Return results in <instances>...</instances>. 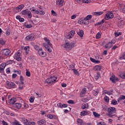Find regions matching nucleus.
<instances>
[{"instance_id": "f8f14e48", "label": "nucleus", "mask_w": 125, "mask_h": 125, "mask_svg": "<svg viewBox=\"0 0 125 125\" xmlns=\"http://www.w3.org/2000/svg\"><path fill=\"white\" fill-rule=\"evenodd\" d=\"M103 13H104L103 11L94 12L92 13V15H94V16H100V15H102Z\"/></svg>"}, {"instance_id": "1a4fd4ad", "label": "nucleus", "mask_w": 125, "mask_h": 125, "mask_svg": "<svg viewBox=\"0 0 125 125\" xmlns=\"http://www.w3.org/2000/svg\"><path fill=\"white\" fill-rule=\"evenodd\" d=\"M10 53V51L8 49H4L2 50V55L3 56H8Z\"/></svg>"}, {"instance_id": "bf43d9fd", "label": "nucleus", "mask_w": 125, "mask_h": 125, "mask_svg": "<svg viewBox=\"0 0 125 125\" xmlns=\"http://www.w3.org/2000/svg\"><path fill=\"white\" fill-rule=\"evenodd\" d=\"M97 125H106V124L104 122H101L98 123Z\"/></svg>"}, {"instance_id": "a878e982", "label": "nucleus", "mask_w": 125, "mask_h": 125, "mask_svg": "<svg viewBox=\"0 0 125 125\" xmlns=\"http://www.w3.org/2000/svg\"><path fill=\"white\" fill-rule=\"evenodd\" d=\"M47 118H49V119H56V116L54 115H52V114H48L47 115Z\"/></svg>"}, {"instance_id": "f704fd0d", "label": "nucleus", "mask_w": 125, "mask_h": 125, "mask_svg": "<svg viewBox=\"0 0 125 125\" xmlns=\"http://www.w3.org/2000/svg\"><path fill=\"white\" fill-rule=\"evenodd\" d=\"M20 52L19 51H18L17 53H16L15 55L14 56V58H17V57H20Z\"/></svg>"}, {"instance_id": "f03ea898", "label": "nucleus", "mask_w": 125, "mask_h": 125, "mask_svg": "<svg viewBox=\"0 0 125 125\" xmlns=\"http://www.w3.org/2000/svg\"><path fill=\"white\" fill-rule=\"evenodd\" d=\"M116 111L117 110H116V108L114 107H109L107 109V116L110 117V118H113V117H115V115H114V114H115Z\"/></svg>"}, {"instance_id": "7ed1b4c3", "label": "nucleus", "mask_w": 125, "mask_h": 125, "mask_svg": "<svg viewBox=\"0 0 125 125\" xmlns=\"http://www.w3.org/2000/svg\"><path fill=\"white\" fill-rule=\"evenodd\" d=\"M62 47H64L65 49L66 50H71L73 47H75V43L71 42V43H65V44H63L62 45Z\"/></svg>"}, {"instance_id": "aec40b11", "label": "nucleus", "mask_w": 125, "mask_h": 125, "mask_svg": "<svg viewBox=\"0 0 125 125\" xmlns=\"http://www.w3.org/2000/svg\"><path fill=\"white\" fill-rule=\"evenodd\" d=\"M22 106V104L20 103H16L14 104L13 106L14 108H16L17 109H20Z\"/></svg>"}, {"instance_id": "052dcab7", "label": "nucleus", "mask_w": 125, "mask_h": 125, "mask_svg": "<svg viewBox=\"0 0 125 125\" xmlns=\"http://www.w3.org/2000/svg\"><path fill=\"white\" fill-rule=\"evenodd\" d=\"M67 103H68V104H74V102L73 100H69L67 101Z\"/></svg>"}, {"instance_id": "e2e57ef3", "label": "nucleus", "mask_w": 125, "mask_h": 125, "mask_svg": "<svg viewBox=\"0 0 125 125\" xmlns=\"http://www.w3.org/2000/svg\"><path fill=\"white\" fill-rule=\"evenodd\" d=\"M6 72L7 74H9V73H10V69H9V68L6 69Z\"/></svg>"}, {"instance_id": "5701e85b", "label": "nucleus", "mask_w": 125, "mask_h": 125, "mask_svg": "<svg viewBox=\"0 0 125 125\" xmlns=\"http://www.w3.org/2000/svg\"><path fill=\"white\" fill-rule=\"evenodd\" d=\"M33 9H31V12H33L34 14H39V9H35L34 8H32Z\"/></svg>"}, {"instance_id": "e433bc0d", "label": "nucleus", "mask_w": 125, "mask_h": 125, "mask_svg": "<svg viewBox=\"0 0 125 125\" xmlns=\"http://www.w3.org/2000/svg\"><path fill=\"white\" fill-rule=\"evenodd\" d=\"M38 14L39 15H44L45 14V12L43 10H39Z\"/></svg>"}, {"instance_id": "0eeeda50", "label": "nucleus", "mask_w": 125, "mask_h": 125, "mask_svg": "<svg viewBox=\"0 0 125 125\" xmlns=\"http://www.w3.org/2000/svg\"><path fill=\"white\" fill-rule=\"evenodd\" d=\"M112 18H114V14L111 12H107L104 17L105 20H109V19H112Z\"/></svg>"}, {"instance_id": "a18cd8bd", "label": "nucleus", "mask_w": 125, "mask_h": 125, "mask_svg": "<svg viewBox=\"0 0 125 125\" xmlns=\"http://www.w3.org/2000/svg\"><path fill=\"white\" fill-rule=\"evenodd\" d=\"M120 60H123L124 59V60L125 59V52H124V53L123 54L122 56L120 57Z\"/></svg>"}, {"instance_id": "ddd939ff", "label": "nucleus", "mask_w": 125, "mask_h": 125, "mask_svg": "<svg viewBox=\"0 0 125 125\" xmlns=\"http://www.w3.org/2000/svg\"><path fill=\"white\" fill-rule=\"evenodd\" d=\"M22 121L24 124V125H31V123H30V122L29 120L26 119L25 118H22Z\"/></svg>"}, {"instance_id": "bb28decb", "label": "nucleus", "mask_w": 125, "mask_h": 125, "mask_svg": "<svg viewBox=\"0 0 125 125\" xmlns=\"http://www.w3.org/2000/svg\"><path fill=\"white\" fill-rule=\"evenodd\" d=\"M92 93L93 95L95 96H96L97 95H98V93H99V91L98 90H92Z\"/></svg>"}, {"instance_id": "f257e3e1", "label": "nucleus", "mask_w": 125, "mask_h": 125, "mask_svg": "<svg viewBox=\"0 0 125 125\" xmlns=\"http://www.w3.org/2000/svg\"><path fill=\"white\" fill-rule=\"evenodd\" d=\"M44 40L48 44H46V43H43V46L45 47V48H46V49H47L48 52H51L52 50H51V49L48 46V45H49L50 47H52V44L50 43V41H49V39H48L47 38H44Z\"/></svg>"}, {"instance_id": "7c9ffc66", "label": "nucleus", "mask_w": 125, "mask_h": 125, "mask_svg": "<svg viewBox=\"0 0 125 125\" xmlns=\"http://www.w3.org/2000/svg\"><path fill=\"white\" fill-rule=\"evenodd\" d=\"M82 109H83V110H84L85 109H88V104H85L84 105H83L82 106Z\"/></svg>"}, {"instance_id": "680f3d73", "label": "nucleus", "mask_w": 125, "mask_h": 125, "mask_svg": "<svg viewBox=\"0 0 125 125\" xmlns=\"http://www.w3.org/2000/svg\"><path fill=\"white\" fill-rule=\"evenodd\" d=\"M90 60H91V61L92 62H93V63H95V61H96V60H95V59L90 58Z\"/></svg>"}, {"instance_id": "ea45409f", "label": "nucleus", "mask_w": 125, "mask_h": 125, "mask_svg": "<svg viewBox=\"0 0 125 125\" xmlns=\"http://www.w3.org/2000/svg\"><path fill=\"white\" fill-rule=\"evenodd\" d=\"M83 23L84 24V25H88V24H89V20H85L84 19Z\"/></svg>"}, {"instance_id": "58836bf2", "label": "nucleus", "mask_w": 125, "mask_h": 125, "mask_svg": "<svg viewBox=\"0 0 125 125\" xmlns=\"http://www.w3.org/2000/svg\"><path fill=\"white\" fill-rule=\"evenodd\" d=\"M118 104V102L116 101V100H113L111 101V104L112 105H117Z\"/></svg>"}, {"instance_id": "2eb2a0df", "label": "nucleus", "mask_w": 125, "mask_h": 125, "mask_svg": "<svg viewBox=\"0 0 125 125\" xmlns=\"http://www.w3.org/2000/svg\"><path fill=\"white\" fill-rule=\"evenodd\" d=\"M6 66V64L4 62L2 63L0 65V73H1V72L4 70Z\"/></svg>"}, {"instance_id": "de8ad7c7", "label": "nucleus", "mask_w": 125, "mask_h": 125, "mask_svg": "<svg viewBox=\"0 0 125 125\" xmlns=\"http://www.w3.org/2000/svg\"><path fill=\"white\" fill-rule=\"evenodd\" d=\"M20 80L21 81V83H24V78L23 77V76H20Z\"/></svg>"}, {"instance_id": "412c9836", "label": "nucleus", "mask_w": 125, "mask_h": 125, "mask_svg": "<svg viewBox=\"0 0 125 125\" xmlns=\"http://www.w3.org/2000/svg\"><path fill=\"white\" fill-rule=\"evenodd\" d=\"M88 112L87 111V110H83V111H82L80 113V116H81V117H83L84 116H86V115H87Z\"/></svg>"}, {"instance_id": "9b49d317", "label": "nucleus", "mask_w": 125, "mask_h": 125, "mask_svg": "<svg viewBox=\"0 0 125 125\" xmlns=\"http://www.w3.org/2000/svg\"><path fill=\"white\" fill-rule=\"evenodd\" d=\"M35 35L34 34H30L27 36L26 37L25 39L26 40H28L29 41H34L35 40Z\"/></svg>"}, {"instance_id": "a211bd4d", "label": "nucleus", "mask_w": 125, "mask_h": 125, "mask_svg": "<svg viewBox=\"0 0 125 125\" xmlns=\"http://www.w3.org/2000/svg\"><path fill=\"white\" fill-rule=\"evenodd\" d=\"M102 69V66L101 65H96L94 67V71H101Z\"/></svg>"}, {"instance_id": "8fccbe9b", "label": "nucleus", "mask_w": 125, "mask_h": 125, "mask_svg": "<svg viewBox=\"0 0 125 125\" xmlns=\"http://www.w3.org/2000/svg\"><path fill=\"white\" fill-rule=\"evenodd\" d=\"M52 15H53V16H57V14L54 11V10L51 11Z\"/></svg>"}, {"instance_id": "dca6fc26", "label": "nucleus", "mask_w": 125, "mask_h": 125, "mask_svg": "<svg viewBox=\"0 0 125 125\" xmlns=\"http://www.w3.org/2000/svg\"><path fill=\"white\" fill-rule=\"evenodd\" d=\"M64 2V0H58L56 1V4L59 6L62 7L63 6V3Z\"/></svg>"}, {"instance_id": "c9c22d12", "label": "nucleus", "mask_w": 125, "mask_h": 125, "mask_svg": "<svg viewBox=\"0 0 125 125\" xmlns=\"http://www.w3.org/2000/svg\"><path fill=\"white\" fill-rule=\"evenodd\" d=\"M103 92H104V93L105 94H107L108 95H112V94H113V93H111L109 91H107L106 90H104Z\"/></svg>"}, {"instance_id": "37998d69", "label": "nucleus", "mask_w": 125, "mask_h": 125, "mask_svg": "<svg viewBox=\"0 0 125 125\" xmlns=\"http://www.w3.org/2000/svg\"><path fill=\"white\" fill-rule=\"evenodd\" d=\"M118 47H119L117 45H114L112 48H111V51H114L115 50H116V49H117V48H118Z\"/></svg>"}, {"instance_id": "4be33fe9", "label": "nucleus", "mask_w": 125, "mask_h": 125, "mask_svg": "<svg viewBox=\"0 0 125 125\" xmlns=\"http://www.w3.org/2000/svg\"><path fill=\"white\" fill-rule=\"evenodd\" d=\"M37 124L39 125H44L45 124V120L42 119L37 122Z\"/></svg>"}, {"instance_id": "5fc2aeb1", "label": "nucleus", "mask_w": 125, "mask_h": 125, "mask_svg": "<svg viewBox=\"0 0 125 125\" xmlns=\"http://www.w3.org/2000/svg\"><path fill=\"white\" fill-rule=\"evenodd\" d=\"M26 28H32L33 27V25L32 24H27L25 25Z\"/></svg>"}, {"instance_id": "cd10ccee", "label": "nucleus", "mask_w": 125, "mask_h": 125, "mask_svg": "<svg viewBox=\"0 0 125 125\" xmlns=\"http://www.w3.org/2000/svg\"><path fill=\"white\" fill-rule=\"evenodd\" d=\"M29 11V10L28 9H26L25 10H22L21 11V14L22 15H27L28 11Z\"/></svg>"}, {"instance_id": "c03bdc74", "label": "nucleus", "mask_w": 125, "mask_h": 125, "mask_svg": "<svg viewBox=\"0 0 125 125\" xmlns=\"http://www.w3.org/2000/svg\"><path fill=\"white\" fill-rule=\"evenodd\" d=\"M12 63H13V61L9 60V61H8L6 62V63H5V64H6V65H9V64H11Z\"/></svg>"}, {"instance_id": "09e8293b", "label": "nucleus", "mask_w": 125, "mask_h": 125, "mask_svg": "<svg viewBox=\"0 0 125 125\" xmlns=\"http://www.w3.org/2000/svg\"><path fill=\"white\" fill-rule=\"evenodd\" d=\"M5 43L4 42L3 40L1 39H0V44H1V45H4V44Z\"/></svg>"}, {"instance_id": "39448f33", "label": "nucleus", "mask_w": 125, "mask_h": 125, "mask_svg": "<svg viewBox=\"0 0 125 125\" xmlns=\"http://www.w3.org/2000/svg\"><path fill=\"white\" fill-rule=\"evenodd\" d=\"M6 87L9 89H11V88H15L16 87V84L14 83L7 81L6 82Z\"/></svg>"}, {"instance_id": "4468645a", "label": "nucleus", "mask_w": 125, "mask_h": 125, "mask_svg": "<svg viewBox=\"0 0 125 125\" xmlns=\"http://www.w3.org/2000/svg\"><path fill=\"white\" fill-rule=\"evenodd\" d=\"M57 106L60 108H67V107H68V104H62L61 103H58Z\"/></svg>"}, {"instance_id": "9d476101", "label": "nucleus", "mask_w": 125, "mask_h": 125, "mask_svg": "<svg viewBox=\"0 0 125 125\" xmlns=\"http://www.w3.org/2000/svg\"><path fill=\"white\" fill-rule=\"evenodd\" d=\"M8 98L10 100L9 101V104H13L15 102H16V98H10V96L8 95Z\"/></svg>"}, {"instance_id": "6ab92c4d", "label": "nucleus", "mask_w": 125, "mask_h": 125, "mask_svg": "<svg viewBox=\"0 0 125 125\" xmlns=\"http://www.w3.org/2000/svg\"><path fill=\"white\" fill-rule=\"evenodd\" d=\"M24 4H21L19 5L16 8V10H18L19 11H21L23 8H24Z\"/></svg>"}, {"instance_id": "72a5a7b5", "label": "nucleus", "mask_w": 125, "mask_h": 125, "mask_svg": "<svg viewBox=\"0 0 125 125\" xmlns=\"http://www.w3.org/2000/svg\"><path fill=\"white\" fill-rule=\"evenodd\" d=\"M24 50H25L26 53H28L29 51H30V47H29V46L25 47Z\"/></svg>"}, {"instance_id": "69168bd1", "label": "nucleus", "mask_w": 125, "mask_h": 125, "mask_svg": "<svg viewBox=\"0 0 125 125\" xmlns=\"http://www.w3.org/2000/svg\"><path fill=\"white\" fill-rule=\"evenodd\" d=\"M24 19L23 18H21L19 20V21L20 22H21V23L24 22Z\"/></svg>"}, {"instance_id": "c756f323", "label": "nucleus", "mask_w": 125, "mask_h": 125, "mask_svg": "<svg viewBox=\"0 0 125 125\" xmlns=\"http://www.w3.org/2000/svg\"><path fill=\"white\" fill-rule=\"evenodd\" d=\"M77 123L78 125H83V120L81 119H77Z\"/></svg>"}, {"instance_id": "4d7b16f0", "label": "nucleus", "mask_w": 125, "mask_h": 125, "mask_svg": "<svg viewBox=\"0 0 125 125\" xmlns=\"http://www.w3.org/2000/svg\"><path fill=\"white\" fill-rule=\"evenodd\" d=\"M14 59H16V60L17 61H21V57H17V58H14Z\"/></svg>"}, {"instance_id": "3c124183", "label": "nucleus", "mask_w": 125, "mask_h": 125, "mask_svg": "<svg viewBox=\"0 0 125 125\" xmlns=\"http://www.w3.org/2000/svg\"><path fill=\"white\" fill-rule=\"evenodd\" d=\"M73 71L75 75H79V72L76 69H73Z\"/></svg>"}, {"instance_id": "79ce46f5", "label": "nucleus", "mask_w": 125, "mask_h": 125, "mask_svg": "<svg viewBox=\"0 0 125 125\" xmlns=\"http://www.w3.org/2000/svg\"><path fill=\"white\" fill-rule=\"evenodd\" d=\"M34 49L38 51V52H39V50H40V47L38 45H35L34 46Z\"/></svg>"}, {"instance_id": "6e6552de", "label": "nucleus", "mask_w": 125, "mask_h": 125, "mask_svg": "<svg viewBox=\"0 0 125 125\" xmlns=\"http://www.w3.org/2000/svg\"><path fill=\"white\" fill-rule=\"evenodd\" d=\"M38 54H39V56L41 57H45V56H46V53L43 52L42 48H40V50L38 52Z\"/></svg>"}, {"instance_id": "4c0bfd02", "label": "nucleus", "mask_w": 125, "mask_h": 125, "mask_svg": "<svg viewBox=\"0 0 125 125\" xmlns=\"http://www.w3.org/2000/svg\"><path fill=\"white\" fill-rule=\"evenodd\" d=\"M27 14L28 18L31 19V18H32V13H31L30 11H28Z\"/></svg>"}, {"instance_id": "c85d7f7f", "label": "nucleus", "mask_w": 125, "mask_h": 125, "mask_svg": "<svg viewBox=\"0 0 125 125\" xmlns=\"http://www.w3.org/2000/svg\"><path fill=\"white\" fill-rule=\"evenodd\" d=\"M75 31L74 30H71L70 31V34H69V38L71 39L72 38H73V36H74V35H75Z\"/></svg>"}, {"instance_id": "2f4dec72", "label": "nucleus", "mask_w": 125, "mask_h": 125, "mask_svg": "<svg viewBox=\"0 0 125 125\" xmlns=\"http://www.w3.org/2000/svg\"><path fill=\"white\" fill-rule=\"evenodd\" d=\"M91 18H92V15H89L88 16H87L84 19V20H90V19H91Z\"/></svg>"}, {"instance_id": "b1692460", "label": "nucleus", "mask_w": 125, "mask_h": 125, "mask_svg": "<svg viewBox=\"0 0 125 125\" xmlns=\"http://www.w3.org/2000/svg\"><path fill=\"white\" fill-rule=\"evenodd\" d=\"M78 35L81 37V38H83V30H80L79 32L77 33Z\"/></svg>"}, {"instance_id": "393cba45", "label": "nucleus", "mask_w": 125, "mask_h": 125, "mask_svg": "<svg viewBox=\"0 0 125 125\" xmlns=\"http://www.w3.org/2000/svg\"><path fill=\"white\" fill-rule=\"evenodd\" d=\"M86 93V88H84L82 89V92L80 93V96L83 97V94Z\"/></svg>"}, {"instance_id": "6e6d98bb", "label": "nucleus", "mask_w": 125, "mask_h": 125, "mask_svg": "<svg viewBox=\"0 0 125 125\" xmlns=\"http://www.w3.org/2000/svg\"><path fill=\"white\" fill-rule=\"evenodd\" d=\"M26 76H27V77H31V73L29 71H26Z\"/></svg>"}, {"instance_id": "20e7f679", "label": "nucleus", "mask_w": 125, "mask_h": 125, "mask_svg": "<svg viewBox=\"0 0 125 125\" xmlns=\"http://www.w3.org/2000/svg\"><path fill=\"white\" fill-rule=\"evenodd\" d=\"M56 80H57V78L56 77H51L46 80V83L50 84H53L54 83H55Z\"/></svg>"}, {"instance_id": "864d4df0", "label": "nucleus", "mask_w": 125, "mask_h": 125, "mask_svg": "<svg viewBox=\"0 0 125 125\" xmlns=\"http://www.w3.org/2000/svg\"><path fill=\"white\" fill-rule=\"evenodd\" d=\"M35 100V98L31 97L29 99V101L30 102H31V103H33V102H34V101Z\"/></svg>"}, {"instance_id": "473e14b6", "label": "nucleus", "mask_w": 125, "mask_h": 125, "mask_svg": "<svg viewBox=\"0 0 125 125\" xmlns=\"http://www.w3.org/2000/svg\"><path fill=\"white\" fill-rule=\"evenodd\" d=\"M93 114L95 118H99V117H100V114H99V113H97V112L95 111H94L93 112Z\"/></svg>"}, {"instance_id": "f3484780", "label": "nucleus", "mask_w": 125, "mask_h": 125, "mask_svg": "<svg viewBox=\"0 0 125 125\" xmlns=\"http://www.w3.org/2000/svg\"><path fill=\"white\" fill-rule=\"evenodd\" d=\"M110 81H111L113 83H116V81H119V79L118 78V77H111L110 78Z\"/></svg>"}, {"instance_id": "774afa93", "label": "nucleus", "mask_w": 125, "mask_h": 125, "mask_svg": "<svg viewBox=\"0 0 125 125\" xmlns=\"http://www.w3.org/2000/svg\"><path fill=\"white\" fill-rule=\"evenodd\" d=\"M121 78L122 79H125V73H124V74L121 75Z\"/></svg>"}, {"instance_id": "338daca9", "label": "nucleus", "mask_w": 125, "mask_h": 125, "mask_svg": "<svg viewBox=\"0 0 125 125\" xmlns=\"http://www.w3.org/2000/svg\"><path fill=\"white\" fill-rule=\"evenodd\" d=\"M3 125H8V124L6 123V122L4 121L3 120L2 121Z\"/></svg>"}, {"instance_id": "13d9d810", "label": "nucleus", "mask_w": 125, "mask_h": 125, "mask_svg": "<svg viewBox=\"0 0 125 125\" xmlns=\"http://www.w3.org/2000/svg\"><path fill=\"white\" fill-rule=\"evenodd\" d=\"M114 35L115 37H119V36H121V33L115 32Z\"/></svg>"}, {"instance_id": "603ef678", "label": "nucleus", "mask_w": 125, "mask_h": 125, "mask_svg": "<svg viewBox=\"0 0 125 125\" xmlns=\"http://www.w3.org/2000/svg\"><path fill=\"white\" fill-rule=\"evenodd\" d=\"M19 122L16 121L15 122H13L12 123V125H18L19 124Z\"/></svg>"}, {"instance_id": "a19ab883", "label": "nucleus", "mask_w": 125, "mask_h": 125, "mask_svg": "<svg viewBox=\"0 0 125 125\" xmlns=\"http://www.w3.org/2000/svg\"><path fill=\"white\" fill-rule=\"evenodd\" d=\"M96 38L98 39H100V38H101V33L100 32H98L96 36Z\"/></svg>"}, {"instance_id": "49530a36", "label": "nucleus", "mask_w": 125, "mask_h": 125, "mask_svg": "<svg viewBox=\"0 0 125 125\" xmlns=\"http://www.w3.org/2000/svg\"><path fill=\"white\" fill-rule=\"evenodd\" d=\"M104 99L105 102H109V97H108V96H105L104 98Z\"/></svg>"}, {"instance_id": "0e129e2a", "label": "nucleus", "mask_w": 125, "mask_h": 125, "mask_svg": "<svg viewBox=\"0 0 125 125\" xmlns=\"http://www.w3.org/2000/svg\"><path fill=\"white\" fill-rule=\"evenodd\" d=\"M83 2L84 3H89V0H83Z\"/></svg>"}, {"instance_id": "423d86ee", "label": "nucleus", "mask_w": 125, "mask_h": 125, "mask_svg": "<svg viewBox=\"0 0 125 125\" xmlns=\"http://www.w3.org/2000/svg\"><path fill=\"white\" fill-rule=\"evenodd\" d=\"M115 43H116V41L112 40L110 42L106 43L104 47L106 49H110V48H111V47H112L113 46V45L115 44Z\"/></svg>"}]
</instances>
